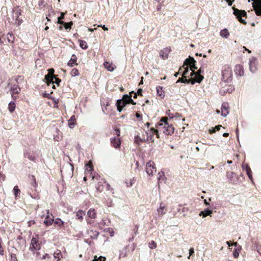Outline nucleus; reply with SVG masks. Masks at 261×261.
I'll return each instance as SVG.
<instances>
[{
    "mask_svg": "<svg viewBox=\"0 0 261 261\" xmlns=\"http://www.w3.org/2000/svg\"><path fill=\"white\" fill-rule=\"evenodd\" d=\"M168 118L162 117L161 120L157 123L156 127L159 128L160 127H163V132L166 135H171L174 133V127L172 124H169L167 122Z\"/></svg>",
    "mask_w": 261,
    "mask_h": 261,
    "instance_id": "obj_1",
    "label": "nucleus"
},
{
    "mask_svg": "<svg viewBox=\"0 0 261 261\" xmlns=\"http://www.w3.org/2000/svg\"><path fill=\"white\" fill-rule=\"evenodd\" d=\"M232 9L233 10V14L237 16L239 21L244 24H246L245 20L242 18V17L247 16L246 12L244 10H240L235 8H232Z\"/></svg>",
    "mask_w": 261,
    "mask_h": 261,
    "instance_id": "obj_2",
    "label": "nucleus"
},
{
    "mask_svg": "<svg viewBox=\"0 0 261 261\" xmlns=\"http://www.w3.org/2000/svg\"><path fill=\"white\" fill-rule=\"evenodd\" d=\"M44 80L46 81V82L48 86H49L50 84H54L55 83L58 86H59L61 82V80L60 79L56 77L55 75L52 76L49 74H46L44 77Z\"/></svg>",
    "mask_w": 261,
    "mask_h": 261,
    "instance_id": "obj_3",
    "label": "nucleus"
},
{
    "mask_svg": "<svg viewBox=\"0 0 261 261\" xmlns=\"http://www.w3.org/2000/svg\"><path fill=\"white\" fill-rule=\"evenodd\" d=\"M41 245L38 242V240L36 237H33L30 244V250L34 252L35 251L39 250Z\"/></svg>",
    "mask_w": 261,
    "mask_h": 261,
    "instance_id": "obj_4",
    "label": "nucleus"
},
{
    "mask_svg": "<svg viewBox=\"0 0 261 261\" xmlns=\"http://www.w3.org/2000/svg\"><path fill=\"white\" fill-rule=\"evenodd\" d=\"M222 75L223 80L225 82L229 83L232 80V72L228 68L222 71Z\"/></svg>",
    "mask_w": 261,
    "mask_h": 261,
    "instance_id": "obj_5",
    "label": "nucleus"
},
{
    "mask_svg": "<svg viewBox=\"0 0 261 261\" xmlns=\"http://www.w3.org/2000/svg\"><path fill=\"white\" fill-rule=\"evenodd\" d=\"M226 177L228 180V181L232 184H235L238 182V175L233 172H227Z\"/></svg>",
    "mask_w": 261,
    "mask_h": 261,
    "instance_id": "obj_6",
    "label": "nucleus"
},
{
    "mask_svg": "<svg viewBox=\"0 0 261 261\" xmlns=\"http://www.w3.org/2000/svg\"><path fill=\"white\" fill-rule=\"evenodd\" d=\"M257 59L254 57H252L249 59V70L252 73H254L257 70Z\"/></svg>",
    "mask_w": 261,
    "mask_h": 261,
    "instance_id": "obj_7",
    "label": "nucleus"
},
{
    "mask_svg": "<svg viewBox=\"0 0 261 261\" xmlns=\"http://www.w3.org/2000/svg\"><path fill=\"white\" fill-rule=\"evenodd\" d=\"M146 167V173L149 175H152L153 171H156L154 163L152 161H149L147 163Z\"/></svg>",
    "mask_w": 261,
    "mask_h": 261,
    "instance_id": "obj_8",
    "label": "nucleus"
},
{
    "mask_svg": "<svg viewBox=\"0 0 261 261\" xmlns=\"http://www.w3.org/2000/svg\"><path fill=\"white\" fill-rule=\"evenodd\" d=\"M36 152L33 151H27L24 152V156L27 158L29 160L35 162L37 157Z\"/></svg>",
    "mask_w": 261,
    "mask_h": 261,
    "instance_id": "obj_9",
    "label": "nucleus"
},
{
    "mask_svg": "<svg viewBox=\"0 0 261 261\" xmlns=\"http://www.w3.org/2000/svg\"><path fill=\"white\" fill-rule=\"evenodd\" d=\"M252 5L255 14L258 16H261V0L256 1L252 3Z\"/></svg>",
    "mask_w": 261,
    "mask_h": 261,
    "instance_id": "obj_10",
    "label": "nucleus"
},
{
    "mask_svg": "<svg viewBox=\"0 0 261 261\" xmlns=\"http://www.w3.org/2000/svg\"><path fill=\"white\" fill-rule=\"evenodd\" d=\"M234 90V88L233 86L231 85H229L226 87H223L221 89L220 91V93L221 95H224L226 93H231Z\"/></svg>",
    "mask_w": 261,
    "mask_h": 261,
    "instance_id": "obj_11",
    "label": "nucleus"
},
{
    "mask_svg": "<svg viewBox=\"0 0 261 261\" xmlns=\"http://www.w3.org/2000/svg\"><path fill=\"white\" fill-rule=\"evenodd\" d=\"M228 103L227 102L223 103L221 106V115L224 117H226L229 113Z\"/></svg>",
    "mask_w": 261,
    "mask_h": 261,
    "instance_id": "obj_12",
    "label": "nucleus"
},
{
    "mask_svg": "<svg viewBox=\"0 0 261 261\" xmlns=\"http://www.w3.org/2000/svg\"><path fill=\"white\" fill-rule=\"evenodd\" d=\"M123 101H125L127 103H132L133 105L136 104L132 98V95L128 94H124L121 98Z\"/></svg>",
    "mask_w": 261,
    "mask_h": 261,
    "instance_id": "obj_13",
    "label": "nucleus"
},
{
    "mask_svg": "<svg viewBox=\"0 0 261 261\" xmlns=\"http://www.w3.org/2000/svg\"><path fill=\"white\" fill-rule=\"evenodd\" d=\"M234 72L236 74L239 76H243L244 75V69L243 67L241 65H237L235 66L234 68Z\"/></svg>",
    "mask_w": 261,
    "mask_h": 261,
    "instance_id": "obj_14",
    "label": "nucleus"
},
{
    "mask_svg": "<svg viewBox=\"0 0 261 261\" xmlns=\"http://www.w3.org/2000/svg\"><path fill=\"white\" fill-rule=\"evenodd\" d=\"M170 51V49L168 48H164L163 50L160 51V57L164 60L167 59L168 57V55Z\"/></svg>",
    "mask_w": 261,
    "mask_h": 261,
    "instance_id": "obj_15",
    "label": "nucleus"
},
{
    "mask_svg": "<svg viewBox=\"0 0 261 261\" xmlns=\"http://www.w3.org/2000/svg\"><path fill=\"white\" fill-rule=\"evenodd\" d=\"M204 77L202 75H197L196 77L192 78L189 79L190 81V83L192 85H194L196 83H200L203 80Z\"/></svg>",
    "mask_w": 261,
    "mask_h": 261,
    "instance_id": "obj_16",
    "label": "nucleus"
},
{
    "mask_svg": "<svg viewBox=\"0 0 261 261\" xmlns=\"http://www.w3.org/2000/svg\"><path fill=\"white\" fill-rule=\"evenodd\" d=\"M77 60L76 56L74 54H72L70 60L68 61L67 65L70 67H73L76 65L77 64L76 63Z\"/></svg>",
    "mask_w": 261,
    "mask_h": 261,
    "instance_id": "obj_17",
    "label": "nucleus"
},
{
    "mask_svg": "<svg viewBox=\"0 0 261 261\" xmlns=\"http://www.w3.org/2000/svg\"><path fill=\"white\" fill-rule=\"evenodd\" d=\"M111 142L113 146L116 148L119 147L120 145V141L119 139L118 138H117L116 137H115L113 138H111Z\"/></svg>",
    "mask_w": 261,
    "mask_h": 261,
    "instance_id": "obj_18",
    "label": "nucleus"
},
{
    "mask_svg": "<svg viewBox=\"0 0 261 261\" xmlns=\"http://www.w3.org/2000/svg\"><path fill=\"white\" fill-rule=\"evenodd\" d=\"M189 61H191L192 62H193L192 64H191V65L190 66V70H194L197 69V67L195 65L196 61L194 60V59L193 57L189 56V58H187V59H186V62L187 63Z\"/></svg>",
    "mask_w": 261,
    "mask_h": 261,
    "instance_id": "obj_19",
    "label": "nucleus"
},
{
    "mask_svg": "<svg viewBox=\"0 0 261 261\" xmlns=\"http://www.w3.org/2000/svg\"><path fill=\"white\" fill-rule=\"evenodd\" d=\"M10 90L12 92V96L13 97V94H18L20 91V88L17 85H13L11 86Z\"/></svg>",
    "mask_w": 261,
    "mask_h": 261,
    "instance_id": "obj_20",
    "label": "nucleus"
},
{
    "mask_svg": "<svg viewBox=\"0 0 261 261\" xmlns=\"http://www.w3.org/2000/svg\"><path fill=\"white\" fill-rule=\"evenodd\" d=\"M103 66L109 71H113L115 69V67L112 63H110L109 62L106 61L103 63Z\"/></svg>",
    "mask_w": 261,
    "mask_h": 261,
    "instance_id": "obj_21",
    "label": "nucleus"
},
{
    "mask_svg": "<svg viewBox=\"0 0 261 261\" xmlns=\"http://www.w3.org/2000/svg\"><path fill=\"white\" fill-rule=\"evenodd\" d=\"M213 211L207 208L205 209L204 211L200 212L199 213V216H202L203 217H205L207 216L211 215L212 214Z\"/></svg>",
    "mask_w": 261,
    "mask_h": 261,
    "instance_id": "obj_22",
    "label": "nucleus"
},
{
    "mask_svg": "<svg viewBox=\"0 0 261 261\" xmlns=\"http://www.w3.org/2000/svg\"><path fill=\"white\" fill-rule=\"evenodd\" d=\"M156 90L158 95L161 96L162 98L164 97L165 94L163 87L158 86L156 87Z\"/></svg>",
    "mask_w": 261,
    "mask_h": 261,
    "instance_id": "obj_23",
    "label": "nucleus"
},
{
    "mask_svg": "<svg viewBox=\"0 0 261 261\" xmlns=\"http://www.w3.org/2000/svg\"><path fill=\"white\" fill-rule=\"evenodd\" d=\"M220 35L222 37L227 39L229 36V33L228 30L225 28L220 31Z\"/></svg>",
    "mask_w": 261,
    "mask_h": 261,
    "instance_id": "obj_24",
    "label": "nucleus"
},
{
    "mask_svg": "<svg viewBox=\"0 0 261 261\" xmlns=\"http://www.w3.org/2000/svg\"><path fill=\"white\" fill-rule=\"evenodd\" d=\"M165 205L163 203H161L160 207L158 208L157 211L159 215H162L166 213V211H164Z\"/></svg>",
    "mask_w": 261,
    "mask_h": 261,
    "instance_id": "obj_25",
    "label": "nucleus"
},
{
    "mask_svg": "<svg viewBox=\"0 0 261 261\" xmlns=\"http://www.w3.org/2000/svg\"><path fill=\"white\" fill-rule=\"evenodd\" d=\"M6 79V73L4 70H0V86L4 82Z\"/></svg>",
    "mask_w": 261,
    "mask_h": 261,
    "instance_id": "obj_26",
    "label": "nucleus"
},
{
    "mask_svg": "<svg viewBox=\"0 0 261 261\" xmlns=\"http://www.w3.org/2000/svg\"><path fill=\"white\" fill-rule=\"evenodd\" d=\"M128 248V246H125L122 250L120 251L119 258L124 257L126 256L127 250Z\"/></svg>",
    "mask_w": 261,
    "mask_h": 261,
    "instance_id": "obj_27",
    "label": "nucleus"
},
{
    "mask_svg": "<svg viewBox=\"0 0 261 261\" xmlns=\"http://www.w3.org/2000/svg\"><path fill=\"white\" fill-rule=\"evenodd\" d=\"M75 121V117L74 115H72L69 120H68V125L70 128L73 127V126L75 125L74 121Z\"/></svg>",
    "mask_w": 261,
    "mask_h": 261,
    "instance_id": "obj_28",
    "label": "nucleus"
},
{
    "mask_svg": "<svg viewBox=\"0 0 261 261\" xmlns=\"http://www.w3.org/2000/svg\"><path fill=\"white\" fill-rule=\"evenodd\" d=\"M54 219L49 218L48 216H47L44 221V223L46 226L51 225L54 222Z\"/></svg>",
    "mask_w": 261,
    "mask_h": 261,
    "instance_id": "obj_29",
    "label": "nucleus"
},
{
    "mask_svg": "<svg viewBox=\"0 0 261 261\" xmlns=\"http://www.w3.org/2000/svg\"><path fill=\"white\" fill-rule=\"evenodd\" d=\"M15 103L14 101H11L9 103L8 109L10 113H12L15 109Z\"/></svg>",
    "mask_w": 261,
    "mask_h": 261,
    "instance_id": "obj_30",
    "label": "nucleus"
},
{
    "mask_svg": "<svg viewBox=\"0 0 261 261\" xmlns=\"http://www.w3.org/2000/svg\"><path fill=\"white\" fill-rule=\"evenodd\" d=\"M127 103H126L125 101H123L121 99H118L116 103V106H120L121 107H124Z\"/></svg>",
    "mask_w": 261,
    "mask_h": 261,
    "instance_id": "obj_31",
    "label": "nucleus"
},
{
    "mask_svg": "<svg viewBox=\"0 0 261 261\" xmlns=\"http://www.w3.org/2000/svg\"><path fill=\"white\" fill-rule=\"evenodd\" d=\"M87 215L89 217L91 218H95L96 217V213L94 209L90 208L87 212Z\"/></svg>",
    "mask_w": 261,
    "mask_h": 261,
    "instance_id": "obj_32",
    "label": "nucleus"
},
{
    "mask_svg": "<svg viewBox=\"0 0 261 261\" xmlns=\"http://www.w3.org/2000/svg\"><path fill=\"white\" fill-rule=\"evenodd\" d=\"M29 178H30V179L31 180V185L33 187L36 188L37 187V184L36 182L35 176L34 175H31V176H29Z\"/></svg>",
    "mask_w": 261,
    "mask_h": 261,
    "instance_id": "obj_33",
    "label": "nucleus"
},
{
    "mask_svg": "<svg viewBox=\"0 0 261 261\" xmlns=\"http://www.w3.org/2000/svg\"><path fill=\"white\" fill-rule=\"evenodd\" d=\"M55 223L57 224L60 228L64 226L65 222L60 218H58L55 221Z\"/></svg>",
    "mask_w": 261,
    "mask_h": 261,
    "instance_id": "obj_34",
    "label": "nucleus"
},
{
    "mask_svg": "<svg viewBox=\"0 0 261 261\" xmlns=\"http://www.w3.org/2000/svg\"><path fill=\"white\" fill-rule=\"evenodd\" d=\"M7 39L10 43H13L14 40V37L12 33H8L7 34Z\"/></svg>",
    "mask_w": 261,
    "mask_h": 261,
    "instance_id": "obj_35",
    "label": "nucleus"
},
{
    "mask_svg": "<svg viewBox=\"0 0 261 261\" xmlns=\"http://www.w3.org/2000/svg\"><path fill=\"white\" fill-rule=\"evenodd\" d=\"M80 47L83 49H86L88 48L87 43L84 40H79Z\"/></svg>",
    "mask_w": 261,
    "mask_h": 261,
    "instance_id": "obj_36",
    "label": "nucleus"
},
{
    "mask_svg": "<svg viewBox=\"0 0 261 261\" xmlns=\"http://www.w3.org/2000/svg\"><path fill=\"white\" fill-rule=\"evenodd\" d=\"M250 180H252L253 177L252 175V171L250 168L247 167V170L245 171Z\"/></svg>",
    "mask_w": 261,
    "mask_h": 261,
    "instance_id": "obj_37",
    "label": "nucleus"
},
{
    "mask_svg": "<svg viewBox=\"0 0 261 261\" xmlns=\"http://www.w3.org/2000/svg\"><path fill=\"white\" fill-rule=\"evenodd\" d=\"M158 176V179L159 181L166 178L164 176V173L162 171L159 172Z\"/></svg>",
    "mask_w": 261,
    "mask_h": 261,
    "instance_id": "obj_38",
    "label": "nucleus"
},
{
    "mask_svg": "<svg viewBox=\"0 0 261 261\" xmlns=\"http://www.w3.org/2000/svg\"><path fill=\"white\" fill-rule=\"evenodd\" d=\"M70 74L72 76H78L80 73L79 70L77 69L73 68V69L71 70Z\"/></svg>",
    "mask_w": 261,
    "mask_h": 261,
    "instance_id": "obj_39",
    "label": "nucleus"
},
{
    "mask_svg": "<svg viewBox=\"0 0 261 261\" xmlns=\"http://www.w3.org/2000/svg\"><path fill=\"white\" fill-rule=\"evenodd\" d=\"M13 18H14V17H19L20 15L21 14V10L20 9L17 10L16 12H14V10H13Z\"/></svg>",
    "mask_w": 261,
    "mask_h": 261,
    "instance_id": "obj_40",
    "label": "nucleus"
},
{
    "mask_svg": "<svg viewBox=\"0 0 261 261\" xmlns=\"http://www.w3.org/2000/svg\"><path fill=\"white\" fill-rule=\"evenodd\" d=\"M83 212L82 211H79L77 213H76V219H78V220H83Z\"/></svg>",
    "mask_w": 261,
    "mask_h": 261,
    "instance_id": "obj_41",
    "label": "nucleus"
},
{
    "mask_svg": "<svg viewBox=\"0 0 261 261\" xmlns=\"http://www.w3.org/2000/svg\"><path fill=\"white\" fill-rule=\"evenodd\" d=\"M62 257V254L60 251H57V252H55L54 254V257L55 258H57L58 260L60 259V258Z\"/></svg>",
    "mask_w": 261,
    "mask_h": 261,
    "instance_id": "obj_42",
    "label": "nucleus"
},
{
    "mask_svg": "<svg viewBox=\"0 0 261 261\" xmlns=\"http://www.w3.org/2000/svg\"><path fill=\"white\" fill-rule=\"evenodd\" d=\"M86 170L89 173L92 172L93 171V167L90 164H86Z\"/></svg>",
    "mask_w": 261,
    "mask_h": 261,
    "instance_id": "obj_43",
    "label": "nucleus"
},
{
    "mask_svg": "<svg viewBox=\"0 0 261 261\" xmlns=\"http://www.w3.org/2000/svg\"><path fill=\"white\" fill-rule=\"evenodd\" d=\"M150 130L151 132V133L152 134V135L151 134L150 135L149 137H150V139H151L152 136L154 134L158 136V129H155L153 127H151V128H150Z\"/></svg>",
    "mask_w": 261,
    "mask_h": 261,
    "instance_id": "obj_44",
    "label": "nucleus"
},
{
    "mask_svg": "<svg viewBox=\"0 0 261 261\" xmlns=\"http://www.w3.org/2000/svg\"><path fill=\"white\" fill-rule=\"evenodd\" d=\"M91 231L93 232V234L92 236H90L91 238L92 239H96L97 238L98 235H99V232L97 231H93V230H92Z\"/></svg>",
    "mask_w": 261,
    "mask_h": 261,
    "instance_id": "obj_45",
    "label": "nucleus"
},
{
    "mask_svg": "<svg viewBox=\"0 0 261 261\" xmlns=\"http://www.w3.org/2000/svg\"><path fill=\"white\" fill-rule=\"evenodd\" d=\"M73 23L72 21L68 22V23H64V28L66 30L70 29L71 27V25H72Z\"/></svg>",
    "mask_w": 261,
    "mask_h": 261,
    "instance_id": "obj_46",
    "label": "nucleus"
},
{
    "mask_svg": "<svg viewBox=\"0 0 261 261\" xmlns=\"http://www.w3.org/2000/svg\"><path fill=\"white\" fill-rule=\"evenodd\" d=\"M13 190H14V194H15V196H17L18 195V194L19 193H20V190L19 189L18 186H16L14 187L13 188Z\"/></svg>",
    "mask_w": 261,
    "mask_h": 261,
    "instance_id": "obj_47",
    "label": "nucleus"
},
{
    "mask_svg": "<svg viewBox=\"0 0 261 261\" xmlns=\"http://www.w3.org/2000/svg\"><path fill=\"white\" fill-rule=\"evenodd\" d=\"M105 260V257H102V256L97 257L96 256H95L94 259H93L92 261H104Z\"/></svg>",
    "mask_w": 261,
    "mask_h": 261,
    "instance_id": "obj_48",
    "label": "nucleus"
},
{
    "mask_svg": "<svg viewBox=\"0 0 261 261\" xmlns=\"http://www.w3.org/2000/svg\"><path fill=\"white\" fill-rule=\"evenodd\" d=\"M22 22V19L19 18V17H16L15 22L16 24H17L18 26H19L21 24Z\"/></svg>",
    "mask_w": 261,
    "mask_h": 261,
    "instance_id": "obj_49",
    "label": "nucleus"
},
{
    "mask_svg": "<svg viewBox=\"0 0 261 261\" xmlns=\"http://www.w3.org/2000/svg\"><path fill=\"white\" fill-rule=\"evenodd\" d=\"M149 247L151 249H154L156 247L155 243L153 241L149 243Z\"/></svg>",
    "mask_w": 261,
    "mask_h": 261,
    "instance_id": "obj_50",
    "label": "nucleus"
},
{
    "mask_svg": "<svg viewBox=\"0 0 261 261\" xmlns=\"http://www.w3.org/2000/svg\"><path fill=\"white\" fill-rule=\"evenodd\" d=\"M10 261H17V257L15 254H11V260Z\"/></svg>",
    "mask_w": 261,
    "mask_h": 261,
    "instance_id": "obj_51",
    "label": "nucleus"
},
{
    "mask_svg": "<svg viewBox=\"0 0 261 261\" xmlns=\"http://www.w3.org/2000/svg\"><path fill=\"white\" fill-rule=\"evenodd\" d=\"M106 189H107V190H108V191H111V192H112V194H114V189H113V188H112L111 187L110 185L109 184H108V183L107 184V187H106Z\"/></svg>",
    "mask_w": 261,
    "mask_h": 261,
    "instance_id": "obj_52",
    "label": "nucleus"
},
{
    "mask_svg": "<svg viewBox=\"0 0 261 261\" xmlns=\"http://www.w3.org/2000/svg\"><path fill=\"white\" fill-rule=\"evenodd\" d=\"M203 68H204V66L203 65L201 66L200 67V69L197 72V75H201V73H203L204 72Z\"/></svg>",
    "mask_w": 261,
    "mask_h": 261,
    "instance_id": "obj_53",
    "label": "nucleus"
},
{
    "mask_svg": "<svg viewBox=\"0 0 261 261\" xmlns=\"http://www.w3.org/2000/svg\"><path fill=\"white\" fill-rule=\"evenodd\" d=\"M2 242L1 241V239H0V255H4V249L3 248L2 245Z\"/></svg>",
    "mask_w": 261,
    "mask_h": 261,
    "instance_id": "obj_54",
    "label": "nucleus"
},
{
    "mask_svg": "<svg viewBox=\"0 0 261 261\" xmlns=\"http://www.w3.org/2000/svg\"><path fill=\"white\" fill-rule=\"evenodd\" d=\"M50 257H51V256L49 254L45 253L44 255H43V256L42 257V259H49Z\"/></svg>",
    "mask_w": 261,
    "mask_h": 261,
    "instance_id": "obj_55",
    "label": "nucleus"
},
{
    "mask_svg": "<svg viewBox=\"0 0 261 261\" xmlns=\"http://www.w3.org/2000/svg\"><path fill=\"white\" fill-rule=\"evenodd\" d=\"M188 72H189V69H188V67H187L185 68L184 71H183L182 74V76H185V75L187 74H188Z\"/></svg>",
    "mask_w": 261,
    "mask_h": 261,
    "instance_id": "obj_56",
    "label": "nucleus"
},
{
    "mask_svg": "<svg viewBox=\"0 0 261 261\" xmlns=\"http://www.w3.org/2000/svg\"><path fill=\"white\" fill-rule=\"evenodd\" d=\"M189 256L188 257V258L189 259L191 255H192L194 253V248H191L190 249H189Z\"/></svg>",
    "mask_w": 261,
    "mask_h": 261,
    "instance_id": "obj_57",
    "label": "nucleus"
},
{
    "mask_svg": "<svg viewBox=\"0 0 261 261\" xmlns=\"http://www.w3.org/2000/svg\"><path fill=\"white\" fill-rule=\"evenodd\" d=\"M48 73L47 74H49L50 75H54V72H55V70L54 68H49L48 70Z\"/></svg>",
    "mask_w": 261,
    "mask_h": 261,
    "instance_id": "obj_58",
    "label": "nucleus"
},
{
    "mask_svg": "<svg viewBox=\"0 0 261 261\" xmlns=\"http://www.w3.org/2000/svg\"><path fill=\"white\" fill-rule=\"evenodd\" d=\"M233 257L234 258H237L239 255V252L237 250V249H236L233 252Z\"/></svg>",
    "mask_w": 261,
    "mask_h": 261,
    "instance_id": "obj_59",
    "label": "nucleus"
},
{
    "mask_svg": "<svg viewBox=\"0 0 261 261\" xmlns=\"http://www.w3.org/2000/svg\"><path fill=\"white\" fill-rule=\"evenodd\" d=\"M166 114L168 115V116L170 117V119H173L174 116L170 113V110H169L166 112Z\"/></svg>",
    "mask_w": 261,
    "mask_h": 261,
    "instance_id": "obj_60",
    "label": "nucleus"
},
{
    "mask_svg": "<svg viewBox=\"0 0 261 261\" xmlns=\"http://www.w3.org/2000/svg\"><path fill=\"white\" fill-rule=\"evenodd\" d=\"M51 99L53 100V101L55 103V105L54 106L55 107H58V99H56L54 97H51Z\"/></svg>",
    "mask_w": 261,
    "mask_h": 261,
    "instance_id": "obj_61",
    "label": "nucleus"
},
{
    "mask_svg": "<svg viewBox=\"0 0 261 261\" xmlns=\"http://www.w3.org/2000/svg\"><path fill=\"white\" fill-rule=\"evenodd\" d=\"M246 166H247L248 168H250L248 164H242V169L243 170L246 171L247 170Z\"/></svg>",
    "mask_w": 261,
    "mask_h": 261,
    "instance_id": "obj_62",
    "label": "nucleus"
},
{
    "mask_svg": "<svg viewBox=\"0 0 261 261\" xmlns=\"http://www.w3.org/2000/svg\"><path fill=\"white\" fill-rule=\"evenodd\" d=\"M192 72L190 73V76H195V77H197V72H195L194 70H192Z\"/></svg>",
    "mask_w": 261,
    "mask_h": 261,
    "instance_id": "obj_63",
    "label": "nucleus"
},
{
    "mask_svg": "<svg viewBox=\"0 0 261 261\" xmlns=\"http://www.w3.org/2000/svg\"><path fill=\"white\" fill-rule=\"evenodd\" d=\"M184 81H183V83H185V84H190V81L189 79H187L186 78V76H184Z\"/></svg>",
    "mask_w": 261,
    "mask_h": 261,
    "instance_id": "obj_64",
    "label": "nucleus"
}]
</instances>
